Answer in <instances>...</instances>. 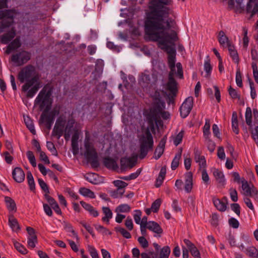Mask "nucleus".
<instances>
[{"label": "nucleus", "mask_w": 258, "mask_h": 258, "mask_svg": "<svg viewBox=\"0 0 258 258\" xmlns=\"http://www.w3.org/2000/svg\"><path fill=\"white\" fill-rule=\"evenodd\" d=\"M170 2L171 0H152L150 3L151 11L145 21V29L152 40H158L165 31L175 27V21L168 18L172 11L166 7Z\"/></svg>", "instance_id": "1"}, {"label": "nucleus", "mask_w": 258, "mask_h": 258, "mask_svg": "<svg viewBox=\"0 0 258 258\" xmlns=\"http://www.w3.org/2000/svg\"><path fill=\"white\" fill-rule=\"evenodd\" d=\"M178 40L177 33L172 30L170 33H162V37L157 40H153L158 42L159 47L166 51L168 54V65L170 70L168 74V80L166 84V89L170 92L169 94V101L176 96L177 93V83L174 78V75H176L179 79L183 78V73L181 63L177 62L176 66L177 71H175L176 50L169 46L168 44H174V42Z\"/></svg>", "instance_id": "2"}, {"label": "nucleus", "mask_w": 258, "mask_h": 258, "mask_svg": "<svg viewBox=\"0 0 258 258\" xmlns=\"http://www.w3.org/2000/svg\"><path fill=\"white\" fill-rule=\"evenodd\" d=\"M17 78L21 83H24L22 91L26 93V97H33L40 88L39 76L35 68L31 64L23 67L18 73Z\"/></svg>", "instance_id": "3"}, {"label": "nucleus", "mask_w": 258, "mask_h": 258, "mask_svg": "<svg viewBox=\"0 0 258 258\" xmlns=\"http://www.w3.org/2000/svg\"><path fill=\"white\" fill-rule=\"evenodd\" d=\"M53 89V87L51 83L45 85L35 100V104L39 105L40 109H44V111L40 116V121L45 123V126L48 130L51 129L54 120L46 115V112H48L51 107L52 101L50 97Z\"/></svg>", "instance_id": "4"}, {"label": "nucleus", "mask_w": 258, "mask_h": 258, "mask_svg": "<svg viewBox=\"0 0 258 258\" xmlns=\"http://www.w3.org/2000/svg\"><path fill=\"white\" fill-rule=\"evenodd\" d=\"M140 149L139 157L143 159L148 154L150 149H152L153 147V139L149 128H147L143 135L140 139Z\"/></svg>", "instance_id": "5"}, {"label": "nucleus", "mask_w": 258, "mask_h": 258, "mask_svg": "<svg viewBox=\"0 0 258 258\" xmlns=\"http://www.w3.org/2000/svg\"><path fill=\"white\" fill-rule=\"evenodd\" d=\"M161 116L163 119H167L169 118V114L165 111H162L161 104L158 102L151 108L147 118L151 124H153L154 122L159 123L161 121Z\"/></svg>", "instance_id": "6"}, {"label": "nucleus", "mask_w": 258, "mask_h": 258, "mask_svg": "<svg viewBox=\"0 0 258 258\" xmlns=\"http://www.w3.org/2000/svg\"><path fill=\"white\" fill-rule=\"evenodd\" d=\"M86 149L85 156L88 161L90 163L92 167L97 168L99 166L98 160V155L93 145L89 141L85 142Z\"/></svg>", "instance_id": "7"}, {"label": "nucleus", "mask_w": 258, "mask_h": 258, "mask_svg": "<svg viewBox=\"0 0 258 258\" xmlns=\"http://www.w3.org/2000/svg\"><path fill=\"white\" fill-rule=\"evenodd\" d=\"M31 53L26 50L17 51L11 55L10 61L17 67H20L26 63L31 59Z\"/></svg>", "instance_id": "8"}, {"label": "nucleus", "mask_w": 258, "mask_h": 258, "mask_svg": "<svg viewBox=\"0 0 258 258\" xmlns=\"http://www.w3.org/2000/svg\"><path fill=\"white\" fill-rule=\"evenodd\" d=\"M4 18L0 22V33L3 32L4 30L10 27L14 23V19L17 14V11L15 9H9L3 10Z\"/></svg>", "instance_id": "9"}, {"label": "nucleus", "mask_w": 258, "mask_h": 258, "mask_svg": "<svg viewBox=\"0 0 258 258\" xmlns=\"http://www.w3.org/2000/svg\"><path fill=\"white\" fill-rule=\"evenodd\" d=\"M194 105V98L192 97H187L182 104L180 107L181 116L185 118L190 113Z\"/></svg>", "instance_id": "10"}, {"label": "nucleus", "mask_w": 258, "mask_h": 258, "mask_svg": "<svg viewBox=\"0 0 258 258\" xmlns=\"http://www.w3.org/2000/svg\"><path fill=\"white\" fill-rule=\"evenodd\" d=\"M16 35V30L14 27H12L10 31L0 36L1 42L4 44H8L13 40Z\"/></svg>", "instance_id": "11"}, {"label": "nucleus", "mask_w": 258, "mask_h": 258, "mask_svg": "<svg viewBox=\"0 0 258 258\" xmlns=\"http://www.w3.org/2000/svg\"><path fill=\"white\" fill-rule=\"evenodd\" d=\"M12 176L17 182L21 183L25 179V174L21 168L16 167L12 171Z\"/></svg>", "instance_id": "12"}, {"label": "nucleus", "mask_w": 258, "mask_h": 258, "mask_svg": "<svg viewBox=\"0 0 258 258\" xmlns=\"http://www.w3.org/2000/svg\"><path fill=\"white\" fill-rule=\"evenodd\" d=\"M21 46V42L19 37H16L14 40L11 41L9 45L7 46L5 53L9 54L13 50L20 47Z\"/></svg>", "instance_id": "13"}, {"label": "nucleus", "mask_w": 258, "mask_h": 258, "mask_svg": "<svg viewBox=\"0 0 258 258\" xmlns=\"http://www.w3.org/2000/svg\"><path fill=\"white\" fill-rule=\"evenodd\" d=\"M213 202L218 210L221 212L226 210L227 208V198L226 197L223 198L222 200L214 198L213 199Z\"/></svg>", "instance_id": "14"}, {"label": "nucleus", "mask_w": 258, "mask_h": 258, "mask_svg": "<svg viewBox=\"0 0 258 258\" xmlns=\"http://www.w3.org/2000/svg\"><path fill=\"white\" fill-rule=\"evenodd\" d=\"M136 162V160L133 158H121L120 159L121 169H125L127 167L133 168Z\"/></svg>", "instance_id": "15"}, {"label": "nucleus", "mask_w": 258, "mask_h": 258, "mask_svg": "<svg viewBox=\"0 0 258 258\" xmlns=\"http://www.w3.org/2000/svg\"><path fill=\"white\" fill-rule=\"evenodd\" d=\"M147 227L148 229L158 234H160L163 232L161 226L155 221H149V224Z\"/></svg>", "instance_id": "16"}, {"label": "nucleus", "mask_w": 258, "mask_h": 258, "mask_svg": "<svg viewBox=\"0 0 258 258\" xmlns=\"http://www.w3.org/2000/svg\"><path fill=\"white\" fill-rule=\"evenodd\" d=\"M195 159L196 162L199 163V165L201 169H205L206 167L205 158L204 156H201L198 150H196L195 152Z\"/></svg>", "instance_id": "17"}, {"label": "nucleus", "mask_w": 258, "mask_h": 258, "mask_svg": "<svg viewBox=\"0 0 258 258\" xmlns=\"http://www.w3.org/2000/svg\"><path fill=\"white\" fill-rule=\"evenodd\" d=\"M5 202L6 203L7 208L10 212L15 213L16 212V204L14 200L9 197H5Z\"/></svg>", "instance_id": "18"}, {"label": "nucleus", "mask_w": 258, "mask_h": 258, "mask_svg": "<svg viewBox=\"0 0 258 258\" xmlns=\"http://www.w3.org/2000/svg\"><path fill=\"white\" fill-rule=\"evenodd\" d=\"M80 204L87 211L89 214L94 217H97L99 215L98 212L91 205L87 204L83 201H81Z\"/></svg>", "instance_id": "19"}, {"label": "nucleus", "mask_w": 258, "mask_h": 258, "mask_svg": "<svg viewBox=\"0 0 258 258\" xmlns=\"http://www.w3.org/2000/svg\"><path fill=\"white\" fill-rule=\"evenodd\" d=\"M213 175L217 181L221 186H223L225 183L224 175L223 172L217 169H214L213 170Z\"/></svg>", "instance_id": "20"}, {"label": "nucleus", "mask_w": 258, "mask_h": 258, "mask_svg": "<svg viewBox=\"0 0 258 258\" xmlns=\"http://www.w3.org/2000/svg\"><path fill=\"white\" fill-rule=\"evenodd\" d=\"M9 225L13 231L18 232L20 229V227L17 220L12 214L9 216Z\"/></svg>", "instance_id": "21"}, {"label": "nucleus", "mask_w": 258, "mask_h": 258, "mask_svg": "<svg viewBox=\"0 0 258 258\" xmlns=\"http://www.w3.org/2000/svg\"><path fill=\"white\" fill-rule=\"evenodd\" d=\"M170 252V247L168 246H165L161 249L159 255L158 256L157 253H155V255L153 256V258H168Z\"/></svg>", "instance_id": "22"}, {"label": "nucleus", "mask_w": 258, "mask_h": 258, "mask_svg": "<svg viewBox=\"0 0 258 258\" xmlns=\"http://www.w3.org/2000/svg\"><path fill=\"white\" fill-rule=\"evenodd\" d=\"M104 166L108 169H115L117 168L116 161L110 157H105L103 159Z\"/></svg>", "instance_id": "23"}, {"label": "nucleus", "mask_w": 258, "mask_h": 258, "mask_svg": "<svg viewBox=\"0 0 258 258\" xmlns=\"http://www.w3.org/2000/svg\"><path fill=\"white\" fill-rule=\"evenodd\" d=\"M241 183L242 184L241 188L243 191V195L248 196V194H250V191L252 190V186H250L243 177L241 179Z\"/></svg>", "instance_id": "24"}, {"label": "nucleus", "mask_w": 258, "mask_h": 258, "mask_svg": "<svg viewBox=\"0 0 258 258\" xmlns=\"http://www.w3.org/2000/svg\"><path fill=\"white\" fill-rule=\"evenodd\" d=\"M228 50L229 54L233 61L236 63L239 62V57L237 51L234 49V46L231 45L230 43H228Z\"/></svg>", "instance_id": "25"}, {"label": "nucleus", "mask_w": 258, "mask_h": 258, "mask_svg": "<svg viewBox=\"0 0 258 258\" xmlns=\"http://www.w3.org/2000/svg\"><path fill=\"white\" fill-rule=\"evenodd\" d=\"M210 120L209 119H206L205 124L203 127V135L206 140H209L211 134L210 131Z\"/></svg>", "instance_id": "26"}, {"label": "nucleus", "mask_w": 258, "mask_h": 258, "mask_svg": "<svg viewBox=\"0 0 258 258\" xmlns=\"http://www.w3.org/2000/svg\"><path fill=\"white\" fill-rule=\"evenodd\" d=\"M102 211L105 216L102 218V220L109 223V220L112 217V213L108 207H102Z\"/></svg>", "instance_id": "27"}, {"label": "nucleus", "mask_w": 258, "mask_h": 258, "mask_svg": "<svg viewBox=\"0 0 258 258\" xmlns=\"http://www.w3.org/2000/svg\"><path fill=\"white\" fill-rule=\"evenodd\" d=\"M64 133V128L55 124L53 131L52 132V136H56L59 139L62 136Z\"/></svg>", "instance_id": "28"}, {"label": "nucleus", "mask_w": 258, "mask_h": 258, "mask_svg": "<svg viewBox=\"0 0 258 258\" xmlns=\"http://www.w3.org/2000/svg\"><path fill=\"white\" fill-rule=\"evenodd\" d=\"M245 253L252 258L258 257V250L253 246H250L245 249Z\"/></svg>", "instance_id": "29"}, {"label": "nucleus", "mask_w": 258, "mask_h": 258, "mask_svg": "<svg viewBox=\"0 0 258 258\" xmlns=\"http://www.w3.org/2000/svg\"><path fill=\"white\" fill-rule=\"evenodd\" d=\"M151 82V77L150 75L143 74L140 80V83L143 87H147L150 84Z\"/></svg>", "instance_id": "30"}, {"label": "nucleus", "mask_w": 258, "mask_h": 258, "mask_svg": "<svg viewBox=\"0 0 258 258\" xmlns=\"http://www.w3.org/2000/svg\"><path fill=\"white\" fill-rule=\"evenodd\" d=\"M79 192L80 194L84 197H89L91 199L95 198V196L94 192H93L89 188L81 187L79 189Z\"/></svg>", "instance_id": "31"}, {"label": "nucleus", "mask_w": 258, "mask_h": 258, "mask_svg": "<svg viewBox=\"0 0 258 258\" xmlns=\"http://www.w3.org/2000/svg\"><path fill=\"white\" fill-rule=\"evenodd\" d=\"M24 121L27 128L29 130L30 132L32 134L35 135L36 131L34 128L33 121L30 119V118L28 116L27 117H24Z\"/></svg>", "instance_id": "32"}, {"label": "nucleus", "mask_w": 258, "mask_h": 258, "mask_svg": "<svg viewBox=\"0 0 258 258\" xmlns=\"http://www.w3.org/2000/svg\"><path fill=\"white\" fill-rule=\"evenodd\" d=\"M181 150L178 153L176 154L174 159L171 163V168L172 170H175L179 165V161L181 157Z\"/></svg>", "instance_id": "33"}, {"label": "nucleus", "mask_w": 258, "mask_h": 258, "mask_svg": "<svg viewBox=\"0 0 258 258\" xmlns=\"http://www.w3.org/2000/svg\"><path fill=\"white\" fill-rule=\"evenodd\" d=\"M218 39L221 45H224L226 43L228 47V43L230 42L228 41V37L225 35L223 31H221L219 32Z\"/></svg>", "instance_id": "34"}, {"label": "nucleus", "mask_w": 258, "mask_h": 258, "mask_svg": "<svg viewBox=\"0 0 258 258\" xmlns=\"http://www.w3.org/2000/svg\"><path fill=\"white\" fill-rule=\"evenodd\" d=\"M245 121L246 124L250 127L252 125V113L251 109L250 107H248L246 109L245 111Z\"/></svg>", "instance_id": "35"}, {"label": "nucleus", "mask_w": 258, "mask_h": 258, "mask_svg": "<svg viewBox=\"0 0 258 258\" xmlns=\"http://www.w3.org/2000/svg\"><path fill=\"white\" fill-rule=\"evenodd\" d=\"M13 243L16 249L23 254H25L27 253V249L21 243L16 241H13Z\"/></svg>", "instance_id": "36"}, {"label": "nucleus", "mask_w": 258, "mask_h": 258, "mask_svg": "<svg viewBox=\"0 0 258 258\" xmlns=\"http://www.w3.org/2000/svg\"><path fill=\"white\" fill-rule=\"evenodd\" d=\"M184 135V131L181 130L175 137H173V143L177 146L181 143Z\"/></svg>", "instance_id": "37"}, {"label": "nucleus", "mask_w": 258, "mask_h": 258, "mask_svg": "<svg viewBox=\"0 0 258 258\" xmlns=\"http://www.w3.org/2000/svg\"><path fill=\"white\" fill-rule=\"evenodd\" d=\"M131 207L127 204H121L118 206L115 210L116 212L125 213L129 212Z\"/></svg>", "instance_id": "38"}, {"label": "nucleus", "mask_w": 258, "mask_h": 258, "mask_svg": "<svg viewBox=\"0 0 258 258\" xmlns=\"http://www.w3.org/2000/svg\"><path fill=\"white\" fill-rule=\"evenodd\" d=\"M141 172V169L139 168V169H138L137 170V171L136 172L131 173L128 176L122 177H121V179L125 180H131L132 179H135L138 177V176L140 174Z\"/></svg>", "instance_id": "39"}, {"label": "nucleus", "mask_w": 258, "mask_h": 258, "mask_svg": "<svg viewBox=\"0 0 258 258\" xmlns=\"http://www.w3.org/2000/svg\"><path fill=\"white\" fill-rule=\"evenodd\" d=\"M116 231L119 232L124 238L128 239L131 238V235L129 232L124 228L121 227H117L115 228Z\"/></svg>", "instance_id": "40"}, {"label": "nucleus", "mask_w": 258, "mask_h": 258, "mask_svg": "<svg viewBox=\"0 0 258 258\" xmlns=\"http://www.w3.org/2000/svg\"><path fill=\"white\" fill-rule=\"evenodd\" d=\"M26 155H27V158H28L30 163L32 165V166L34 167H36V159H35V157L33 154V153L31 151H28L27 152Z\"/></svg>", "instance_id": "41"}, {"label": "nucleus", "mask_w": 258, "mask_h": 258, "mask_svg": "<svg viewBox=\"0 0 258 258\" xmlns=\"http://www.w3.org/2000/svg\"><path fill=\"white\" fill-rule=\"evenodd\" d=\"M63 226L64 229L69 232H71L73 234L74 236L76 238V239H78V236L77 234V233L75 232V231L74 230L73 227L71 224H70L69 223L64 222L63 223Z\"/></svg>", "instance_id": "42"}, {"label": "nucleus", "mask_w": 258, "mask_h": 258, "mask_svg": "<svg viewBox=\"0 0 258 258\" xmlns=\"http://www.w3.org/2000/svg\"><path fill=\"white\" fill-rule=\"evenodd\" d=\"M161 204V200L160 199L156 200L152 204L151 209L152 211L156 213L158 211Z\"/></svg>", "instance_id": "43"}, {"label": "nucleus", "mask_w": 258, "mask_h": 258, "mask_svg": "<svg viewBox=\"0 0 258 258\" xmlns=\"http://www.w3.org/2000/svg\"><path fill=\"white\" fill-rule=\"evenodd\" d=\"M114 185L117 187V188L121 190H124V188L127 186L128 184L122 180H116L113 181Z\"/></svg>", "instance_id": "44"}, {"label": "nucleus", "mask_w": 258, "mask_h": 258, "mask_svg": "<svg viewBox=\"0 0 258 258\" xmlns=\"http://www.w3.org/2000/svg\"><path fill=\"white\" fill-rule=\"evenodd\" d=\"M66 123V117L63 115H60L57 119L55 124L64 128Z\"/></svg>", "instance_id": "45"}, {"label": "nucleus", "mask_w": 258, "mask_h": 258, "mask_svg": "<svg viewBox=\"0 0 258 258\" xmlns=\"http://www.w3.org/2000/svg\"><path fill=\"white\" fill-rule=\"evenodd\" d=\"M37 242V236H33L28 237V245L31 248L35 247V243Z\"/></svg>", "instance_id": "46"}, {"label": "nucleus", "mask_w": 258, "mask_h": 258, "mask_svg": "<svg viewBox=\"0 0 258 258\" xmlns=\"http://www.w3.org/2000/svg\"><path fill=\"white\" fill-rule=\"evenodd\" d=\"M88 251L92 258H99L98 252L95 248L92 245L88 246Z\"/></svg>", "instance_id": "47"}, {"label": "nucleus", "mask_w": 258, "mask_h": 258, "mask_svg": "<svg viewBox=\"0 0 258 258\" xmlns=\"http://www.w3.org/2000/svg\"><path fill=\"white\" fill-rule=\"evenodd\" d=\"M125 190H121L117 188L116 190L111 191V196L113 198H118L121 197L124 194Z\"/></svg>", "instance_id": "48"}, {"label": "nucleus", "mask_w": 258, "mask_h": 258, "mask_svg": "<svg viewBox=\"0 0 258 258\" xmlns=\"http://www.w3.org/2000/svg\"><path fill=\"white\" fill-rule=\"evenodd\" d=\"M212 69V67L210 64V60L205 61L204 63V70L206 72V77H208L210 75Z\"/></svg>", "instance_id": "49"}, {"label": "nucleus", "mask_w": 258, "mask_h": 258, "mask_svg": "<svg viewBox=\"0 0 258 258\" xmlns=\"http://www.w3.org/2000/svg\"><path fill=\"white\" fill-rule=\"evenodd\" d=\"M251 67L253 70V75L254 80L258 84V69L255 62H252Z\"/></svg>", "instance_id": "50"}, {"label": "nucleus", "mask_w": 258, "mask_h": 258, "mask_svg": "<svg viewBox=\"0 0 258 258\" xmlns=\"http://www.w3.org/2000/svg\"><path fill=\"white\" fill-rule=\"evenodd\" d=\"M138 241L143 248H146L148 247L149 243L145 237L143 236L139 237L138 239Z\"/></svg>", "instance_id": "51"}, {"label": "nucleus", "mask_w": 258, "mask_h": 258, "mask_svg": "<svg viewBox=\"0 0 258 258\" xmlns=\"http://www.w3.org/2000/svg\"><path fill=\"white\" fill-rule=\"evenodd\" d=\"M229 194L231 200L233 202H237L238 200L237 192L234 188H231L229 189Z\"/></svg>", "instance_id": "52"}, {"label": "nucleus", "mask_w": 258, "mask_h": 258, "mask_svg": "<svg viewBox=\"0 0 258 258\" xmlns=\"http://www.w3.org/2000/svg\"><path fill=\"white\" fill-rule=\"evenodd\" d=\"M38 183L42 189L46 192V194L49 192L47 184L42 179H38Z\"/></svg>", "instance_id": "53"}, {"label": "nucleus", "mask_w": 258, "mask_h": 258, "mask_svg": "<svg viewBox=\"0 0 258 258\" xmlns=\"http://www.w3.org/2000/svg\"><path fill=\"white\" fill-rule=\"evenodd\" d=\"M59 113V109L57 108H54L52 110H51L50 112H46V115L47 116H49L51 118H53L54 119L55 116L57 115H58Z\"/></svg>", "instance_id": "54"}, {"label": "nucleus", "mask_w": 258, "mask_h": 258, "mask_svg": "<svg viewBox=\"0 0 258 258\" xmlns=\"http://www.w3.org/2000/svg\"><path fill=\"white\" fill-rule=\"evenodd\" d=\"M189 250L195 258H201L200 252L195 245Z\"/></svg>", "instance_id": "55"}, {"label": "nucleus", "mask_w": 258, "mask_h": 258, "mask_svg": "<svg viewBox=\"0 0 258 258\" xmlns=\"http://www.w3.org/2000/svg\"><path fill=\"white\" fill-rule=\"evenodd\" d=\"M135 214L134 215V220L136 224L140 225L142 212L140 210H135Z\"/></svg>", "instance_id": "56"}, {"label": "nucleus", "mask_w": 258, "mask_h": 258, "mask_svg": "<svg viewBox=\"0 0 258 258\" xmlns=\"http://www.w3.org/2000/svg\"><path fill=\"white\" fill-rule=\"evenodd\" d=\"M228 92L230 96L233 98V99H236V98H240V95L238 94L237 91L231 87V86H230L228 89Z\"/></svg>", "instance_id": "57"}, {"label": "nucleus", "mask_w": 258, "mask_h": 258, "mask_svg": "<svg viewBox=\"0 0 258 258\" xmlns=\"http://www.w3.org/2000/svg\"><path fill=\"white\" fill-rule=\"evenodd\" d=\"M236 83L238 86L241 87L242 86V77L240 70H238L236 74Z\"/></svg>", "instance_id": "58"}, {"label": "nucleus", "mask_w": 258, "mask_h": 258, "mask_svg": "<svg viewBox=\"0 0 258 258\" xmlns=\"http://www.w3.org/2000/svg\"><path fill=\"white\" fill-rule=\"evenodd\" d=\"M248 196L251 197L258 202V190L253 185H252V190L250 191V194H248Z\"/></svg>", "instance_id": "59"}, {"label": "nucleus", "mask_w": 258, "mask_h": 258, "mask_svg": "<svg viewBox=\"0 0 258 258\" xmlns=\"http://www.w3.org/2000/svg\"><path fill=\"white\" fill-rule=\"evenodd\" d=\"M228 223L230 226L235 229L237 228L239 225V222L234 218H230Z\"/></svg>", "instance_id": "60"}, {"label": "nucleus", "mask_w": 258, "mask_h": 258, "mask_svg": "<svg viewBox=\"0 0 258 258\" xmlns=\"http://www.w3.org/2000/svg\"><path fill=\"white\" fill-rule=\"evenodd\" d=\"M231 210L234 212L238 216L240 214V207L238 204L233 203L231 204Z\"/></svg>", "instance_id": "61"}, {"label": "nucleus", "mask_w": 258, "mask_h": 258, "mask_svg": "<svg viewBox=\"0 0 258 258\" xmlns=\"http://www.w3.org/2000/svg\"><path fill=\"white\" fill-rule=\"evenodd\" d=\"M164 151V149H163V148H162L161 147H157L155 151V152H154L155 158L156 160H157L159 158H160V157L163 154Z\"/></svg>", "instance_id": "62"}, {"label": "nucleus", "mask_w": 258, "mask_h": 258, "mask_svg": "<svg viewBox=\"0 0 258 258\" xmlns=\"http://www.w3.org/2000/svg\"><path fill=\"white\" fill-rule=\"evenodd\" d=\"M125 225L128 230H132L134 227L132 219L131 217H127L125 221Z\"/></svg>", "instance_id": "63"}, {"label": "nucleus", "mask_w": 258, "mask_h": 258, "mask_svg": "<svg viewBox=\"0 0 258 258\" xmlns=\"http://www.w3.org/2000/svg\"><path fill=\"white\" fill-rule=\"evenodd\" d=\"M252 137L258 146V126H256L254 130L251 132Z\"/></svg>", "instance_id": "64"}]
</instances>
